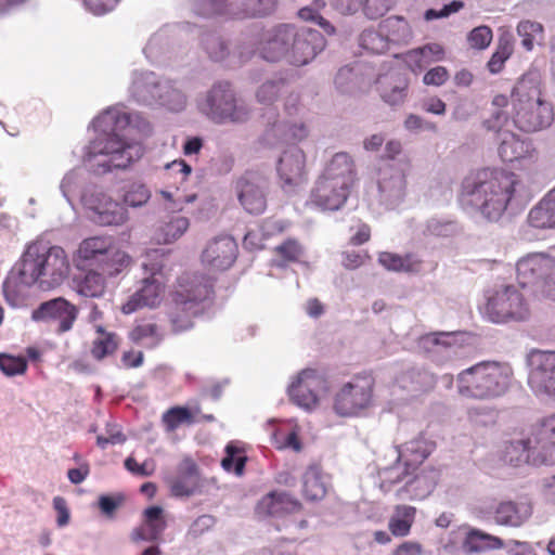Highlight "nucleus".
<instances>
[{"mask_svg":"<svg viewBox=\"0 0 555 555\" xmlns=\"http://www.w3.org/2000/svg\"><path fill=\"white\" fill-rule=\"evenodd\" d=\"M517 184L513 172L495 168H481L469 172L461 183L459 202L463 207L479 211L490 221L505 212Z\"/></svg>","mask_w":555,"mask_h":555,"instance_id":"f257e3e1","label":"nucleus"},{"mask_svg":"<svg viewBox=\"0 0 555 555\" xmlns=\"http://www.w3.org/2000/svg\"><path fill=\"white\" fill-rule=\"evenodd\" d=\"M324 44L320 31L282 23L262 30L257 51L268 62L286 60L292 65L302 66L312 61Z\"/></svg>","mask_w":555,"mask_h":555,"instance_id":"f03ea898","label":"nucleus"},{"mask_svg":"<svg viewBox=\"0 0 555 555\" xmlns=\"http://www.w3.org/2000/svg\"><path fill=\"white\" fill-rule=\"evenodd\" d=\"M512 121L519 131L533 133L548 128L555 117L553 103L546 99L538 79L524 75L508 98Z\"/></svg>","mask_w":555,"mask_h":555,"instance_id":"7ed1b4c3","label":"nucleus"},{"mask_svg":"<svg viewBox=\"0 0 555 555\" xmlns=\"http://www.w3.org/2000/svg\"><path fill=\"white\" fill-rule=\"evenodd\" d=\"M68 273L69 261L60 245H28L23 254L20 274L26 284L39 282L41 288H54Z\"/></svg>","mask_w":555,"mask_h":555,"instance_id":"20e7f679","label":"nucleus"},{"mask_svg":"<svg viewBox=\"0 0 555 555\" xmlns=\"http://www.w3.org/2000/svg\"><path fill=\"white\" fill-rule=\"evenodd\" d=\"M511 376V370L505 365L490 361L480 362L457 374V391L469 399H493L506 392Z\"/></svg>","mask_w":555,"mask_h":555,"instance_id":"39448f33","label":"nucleus"},{"mask_svg":"<svg viewBox=\"0 0 555 555\" xmlns=\"http://www.w3.org/2000/svg\"><path fill=\"white\" fill-rule=\"evenodd\" d=\"M167 256L168 254L159 248H153L145 254L142 262L144 276L140 281V287L122 304L124 314H131L142 308H157L163 302Z\"/></svg>","mask_w":555,"mask_h":555,"instance_id":"423d86ee","label":"nucleus"},{"mask_svg":"<svg viewBox=\"0 0 555 555\" xmlns=\"http://www.w3.org/2000/svg\"><path fill=\"white\" fill-rule=\"evenodd\" d=\"M501 460L508 465L519 467L525 464L534 466L555 463V449L552 444L542 446L534 435V425L506 440L501 449Z\"/></svg>","mask_w":555,"mask_h":555,"instance_id":"0eeeda50","label":"nucleus"},{"mask_svg":"<svg viewBox=\"0 0 555 555\" xmlns=\"http://www.w3.org/2000/svg\"><path fill=\"white\" fill-rule=\"evenodd\" d=\"M73 262L77 269H96L116 276L130 267L132 259L119 245H78Z\"/></svg>","mask_w":555,"mask_h":555,"instance_id":"6e6552de","label":"nucleus"},{"mask_svg":"<svg viewBox=\"0 0 555 555\" xmlns=\"http://www.w3.org/2000/svg\"><path fill=\"white\" fill-rule=\"evenodd\" d=\"M494 108L491 116L483 120L482 126L486 130L499 135L501 142L499 145V155L503 162L512 163L522 158L528 152V145L517 134L512 131H503L508 121V114L505 108L508 105V96L496 94L491 101Z\"/></svg>","mask_w":555,"mask_h":555,"instance_id":"1a4fd4ad","label":"nucleus"},{"mask_svg":"<svg viewBox=\"0 0 555 555\" xmlns=\"http://www.w3.org/2000/svg\"><path fill=\"white\" fill-rule=\"evenodd\" d=\"M486 298L482 312L491 322L521 321L528 317L524 297L514 286L489 291Z\"/></svg>","mask_w":555,"mask_h":555,"instance_id":"9d476101","label":"nucleus"},{"mask_svg":"<svg viewBox=\"0 0 555 555\" xmlns=\"http://www.w3.org/2000/svg\"><path fill=\"white\" fill-rule=\"evenodd\" d=\"M374 378L363 373L354 375L336 392L333 408L341 416L358 415L373 400Z\"/></svg>","mask_w":555,"mask_h":555,"instance_id":"9b49d317","label":"nucleus"},{"mask_svg":"<svg viewBox=\"0 0 555 555\" xmlns=\"http://www.w3.org/2000/svg\"><path fill=\"white\" fill-rule=\"evenodd\" d=\"M196 13L202 16L227 15L232 18L264 16L276 8L275 0H194Z\"/></svg>","mask_w":555,"mask_h":555,"instance_id":"f8f14e48","label":"nucleus"},{"mask_svg":"<svg viewBox=\"0 0 555 555\" xmlns=\"http://www.w3.org/2000/svg\"><path fill=\"white\" fill-rule=\"evenodd\" d=\"M328 390V383L324 374L315 369H304L288 386L291 401L311 411L319 405L320 397Z\"/></svg>","mask_w":555,"mask_h":555,"instance_id":"ddd939ff","label":"nucleus"},{"mask_svg":"<svg viewBox=\"0 0 555 555\" xmlns=\"http://www.w3.org/2000/svg\"><path fill=\"white\" fill-rule=\"evenodd\" d=\"M206 106L210 117L217 121L242 122L247 120L248 111L237 105L233 90L228 82H218L208 92Z\"/></svg>","mask_w":555,"mask_h":555,"instance_id":"4468645a","label":"nucleus"},{"mask_svg":"<svg viewBox=\"0 0 555 555\" xmlns=\"http://www.w3.org/2000/svg\"><path fill=\"white\" fill-rule=\"evenodd\" d=\"M214 293V283L210 278L197 272H184L178 279L170 293V300L180 307H201Z\"/></svg>","mask_w":555,"mask_h":555,"instance_id":"2eb2a0df","label":"nucleus"},{"mask_svg":"<svg viewBox=\"0 0 555 555\" xmlns=\"http://www.w3.org/2000/svg\"><path fill=\"white\" fill-rule=\"evenodd\" d=\"M267 179L257 170L245 171L235 181L237 199L250 215H261L267 208Z\"/></svg>","mask_w":555,"mask_h":555,"instance_id":"dca6fc26","label":"nucleus"},{"mask_svg":"<svg viewBox=\"0 0 555 555\" xmlns=\"http://www.w3.org/2000/svg\"><path fill=\"white\" fill-rule=\"evenodd\" d=\"M90 154L109 156V168H127L141 157L142 152L140 145L127 143L116 134H108L91 144Z\"/></svg>","mask_w":555,"mask_h":555,"instance_id":"f3484780","label":"nucleus"},{"mask_svg":"<svg viewBox=\"0 0 555 555\" xmlns=\"http://www.w3.org/2000/svg\"><path fill=\"white\" fill-rule=\"evenodd\" d=\"M77 317V307L63 297L44 301L33 312V319L36 321L56 322L59 333L72 330Z\"/></svg>","mask_w":555,"mask_h":555,"instance_id":"a211bd4d","label":"nucleus"},{"mask_svg":"<svg viewBox=\"0 0 555 555\" xmlns=\"http://www.w3.org/2000/svg\"><path fill=\"white\" fill-rule=\"evenodd\" d=\"M529 385L538 393L555 396V352L540 351L532 357Z\"/></svg>","mask_w":555,"mask_h":555,"instance_id":"6ab92c4d","label":"nucleus"},{"mask_svg":"<svg viewBox=\"0 0 555 555\" xmlns=\"http://www.w3.org/2000/svg\"><path fill=\"white\" fill-rule=\"evenodd\" d=\"M350 188L319 177L311 191L310 201L324 210H337L347 202Z\"/></svg>","mask_w":555,"mask_h":555,"instance_id":"aec40b11","label":"nucleus"},{"mask_svg":"<svg viewBox=\"0 0 555 555\" xmlns=\"http://www.w3.org/2000/svg\"><path fill=\"white\" fill-rule=\"evenodd\" d=\"M278 173L283 188H295L306 180V155L299 147H291L280 157Z\"/></svg>","mask_w":555,"mask_h":555,"instance_id":"412c9836","label":"nucleus"},{"mask_svg":"<svg viewBox=\"0 0 555 555\" xmlns=\"http://www.w3.org/2000/svg\"><path fill=\"white\" fill-rule=\"evenodd\" d=\"M170 493L177 498H189L201 488L199 472L192 459H184L177 468V475L168 481Z\"/></svg>","mask_w":555,"mask_h":555,"instance_id":"4be33fe9","label":"nucleus"},{"mask_svg":"<svg viewBox=\"0 0 555 555\" xmlns=\"http://www.w3.org/2000/svg\"><path fill=\"white\" fill-rule=\"evenodd\" d=\"M301 503L284 491H271L258 502L256 513L259 516L283 517L300 512Z\"/></svg>","mask_w":555,"mask_h":555,"instance_id":"5701e85b","label":"nucleus"},{"mask_svg":"<svg viewBox=\"0 0 555 555\" xmlns=\"http://www.w3.org/2000/svg\"><path fill=\"white\" fill-rule=\"evenodd\" d=\"M89 218L100 225H119L127 220V211L121 204L100 194L89 206Z\"/></svg>","mask_w":555,"mask_h":555,"instance_id":"b1692460","label":"nucleus"},{"mask_svg":"<svg viewBox=\"0 0 555 555\" xmlns=\"http://www.w3.org/2000/svg\"><path fill=\"white\" fill-rule=\"evenodd\" d=\"M166 527L167 521L163 507L150 506L143 512L142 524L132 530L131 540L133 542L156 541L160 538Z\"/></svg>","mask_w":555,"mask_h":555,"instance_id":"393cba45","label":"nucleus"},{"mask_svg":"<svg viewBox=\"0 0 555 555\" xmlns=\"http://www.w3.org/2000/svg\"><path fill=\"white\" fill-rule=\"evenodd\" d=\"M320 177L352 189L357 180L354 162L346 152L336 153Z\"/></svg>","mask_w":555,"mask_h":555,"instance_id":"a878e982","label":"nucleus"},{"mask_svg":"<svg viewBox=\"0 0 555 555\" xmlns=\"http://www.w3.org/2000/svg\"><path fill=\"white\" fill-rule=\"evenodd\" d=\"M444 57V47L437 42L426 43L403 54L404 63L415 75L421 74L431 63L440 62Z\"/></svg>","mask_w":555,"mask_h":555,"instance_id":"bb28decb","label":"nucleus"},{"mask_svg":"<svg viewBox=\"0 0 555 555\" xmlns=\"http://www.w3.org/2000/svg\"><path fill=\"white\" fill-rule=\"evenodd\" d=\"M435 449L436 443L434 441L420 435L404 443L401 448H398L397 456L415 473Z\"/></svg>","mask_w":555,"mask_h":555,"instance_id":"cd10ccee","label":"nucleus"},{"mask_svg":"<svg viewBox=\"0 0 555 555\" xmlns=\"http://www.w3.org/2000/svg\"><path fill=\"white\" fill-rule=\"evenodd\" d=\"M532 515L529 504H518L513 501H502L494 508V521L500 526L520 527Z\"/></svg>","mask_w":555,"mask_h":555,"instance_id":"c85d7f7f","label":"nucleus"},{"mask_svg":"<svg viewBox=\"0 0 555 555\" xmlns=\"http://www.w3.org/2000/svg\"><path fill=\"white\" fill-rule=\"evenodd\" d=\"M397 383L402 389L414 393H425L433 390L437 384L434 373L422 367H411L400 373Z\"/></svg>","mask_w":555,"mask_h":555,"instance_id":"c756f323","label":"nucleus"},{"mask_svg":"<svg viewBox=\"0 0 555 555\" xmlns=\"http://www.w3.org/2000/svg\"><path fill=\"white\" fill-rule=\"evenodd\" d=\"M379 28L391 46H406L413 39V30L409 22L401 16H389L379 23Z\"/></svg>","mask_w":555,"mask_h":555,"instance_id":"7c9ffc66","label":"nucleus"},{"mask_svg":"<svg viewBox=\"0 0 555 555\" xmlns=\"http://www.w3.org/2000/svg\"><path fill=\"white\" fill-rule=\"evenodd\" d=\"M236 245H208L202 253V262L215 271H224L236 259Z\"/></svg>","mask_w":555,"mask_h":555,"instance_id":"2f4dec72","label":"nucleus"},{"mask_svg":"<svg viewBox=\"0 0 555 555\" xmlns=\"http://www.w3.org/2000/svg\"><path fill=\"white\" fill-rule=\"evenodd\" d=\"M503 547L504 541L500 537L476 528H470L463 540V548L467 553H482L486 551L501 550Z\"/></svg>","mask_w":555,"mask_h":555,"instance_id":"473e14b6","label":"nucleus"},{"mask_svg":"<svg viewBox=\"0 0 555 555\" xmlns=\"http://www.w3.org/2000/svg\"><path fill=\"white\" fill-rule=\"evenodd\" d=\"M193 412L195 415H197V418H195L192 414V412L184 406H173L167 410L163 414V423L166 426L168 430H175L177 429L181 424H193L194 422H206L211 423L215 422L216 417L214 414H203L201 413V408L195 406L193 409Z\"/></svg>","mask_w":555,"mask_h":555,"instance_id":"72a5a7b5","label":"nucleus"},{"mask_svg":"<svg viewBox=\"0 0 555 555\" xmlns=\"http://www.w3.org/2000/svg\"><path fill=\"white\" fill-rule=\"evenodd\" d=\"M528 223L535 229L555 228V192L548 193L530 210Z\"/></svg>","mask_w":555,"mask_h":555,"instance_id":"f704fd0d","label":"nucleus"},{"mask_svg":"<svg viewBox=\"0 0 555 555\" xmlns=\"http://www.w3.org/2000/svg\"><path fill=\"white\" fill-rule=\"evenodd\" d=\"M327 492L325 475L319 466H309L302 476V493L307 500H322Z\"/></svg>","mask_w":555,"mask_h":555,"instance_id":"c9c22d12","label":"nucleus"},{"mask_svg":"<svg viewBox=\"0 0 555 555\" xmlns=\"http://www.w3.org/2000/svg\"><path fill=\"white\" fill-rule=\"evenodd\" d=\"M416 508L410 505H397L388 521V529L393 537L404 538L410 534L415 521Z\"/></svg>","mask_w":555,"mask_h":555,"instance_id":"e433bc0d","label":"nucleus"},{"mask_svg":"<svg viewBox=\"0 0 555 555\" xmlns=\"http://www.w3.org/2000/svg\"><path fill=\"white\" fill-rule=\"evenodd\" d=\"M129 339L134 344L143 345L145 348L153 349L163 340V334L159 326L151 321H140L129 333Z\"/></svg>","mask_w":555,"mask_h":555,"instance_id":"4c0bfd02","label":"nucleus"},{"mask_svg":"<svg viewBox=\"0 0 555 555\" xmlns=\"http://www.w3.org/2000/svg\"><path fill=\"white\" fill-rule=\"evenodd\" d=\"M198 306L180 307L177 302L170 300L169 321L173 333L179 334L193 327V319L201 313Z\"/></svg>","mask_w":555,"mask_h":555,"instance_id":"58836bf2","label":"nucleus"},{"mask_svg":"<svg viewBox=\"0 0 555 555\" xmlns=\"http://www.w3.org/2000/svg\"><path fill=\"white\" fill-rule=\"evenodd\" d=\"M96 337L92 341L91 356L101 361L115 353L118 348V336L113 332H106L101 325L95 326Z\"/></svg>","mask_w":555,"mask_h":555,"instance_id":"ea45409f","label":"nucleus"},{"mask_svg":"<svg viewBox=\"0 0 555 555\" xmlns=\"http://www.w3.org/2000/svg\"><path fill=\"white\" fill-rule=\"evenodd\" d=\"M413 474L414 473L403 461L397 457L391 466H385L378 469L379 487L384 492H388L393 485L402 482L406 477Z\"/></svg>","mask_w":555,"mask_h":555,"instance_id":"a19ab883","label":"nucleus"},{"mask_svg":"<svg viewBox=\"0 0 555 555\" xmlns=\"http://www.w3.org/2000/svg\"><path fill=\"white\" fill-rule=\"evenodd\" d=\"M379 263L387 270L413 272L420 269V261L412 255L400 256L392 253H380Z\"/></svg>","mask_w":555,"mask_h":555,"instance_id":"79ce46f5","label":"nucleus"},{"mask_svg":"<svg viewBox=\"0 0 555 555\" xmlns=\"http://www.w3.org/2000/svg\"><path fill=\"white\" fill-rule=\"evenodd\" d=\"M88 273L78 282L77 291L85 297H100L105 291V280L96 269H85Z\"/></svg>","mask_w":555,"mask_h":555,"instance_id":"37998d69","label":"nucleus"},{"mask_svg":"<svg viewBox=\"0 0 555 555\" xmlns=\"http://www.w3.org/2000/svg\"><path fill=\"white\" fill-rule=\"evenodd\" d=\"M462 232L461 227L453 221H441L439 219H430L427 221L425 230L423 233L427 237H438V238H453L456 240L460 237Z\"/></svg>","mask_w":555,"mask_h":555,"instance_id":"c03bdc74","label":"nucleus"},{"mask_svg":"<svg viewBox=\"0 0 555 555\" xmlns=\"http://www.w3.org/2000/svg\"><path fill=\"white\" fill-rule=\"evenodd\" d=\"M359 44L362 49L373 54H382L390 49L388 41L379 27L378 29L363 30L359 38Z\"/></svg>","mask_w":555,"mask_h":555,"instance_id":"a18cd8bd","label":"nucleus"},{"mask_svg":"<svg viewBox=\"0 0 555 555\" xmlns=\"http://www.w3.org/2000/svg\"><path fill=\"white\" fill-rule=\"evenodd\" d=\"M516 30L521 38V46L526 51H531L534 47V41L542 39L544 33L542 24L530 20L520 21Z\"/></svg>","mask_w":555,"mask_h":555,"instance_id":"49530a36","label":"nucleus"},{"mask_svg":"<svg viewBox=\"0 0 555 555\" xmlns=\"http://www.w3.org/2000/svg\"><path fill=\"white\" fill-rule=\"evenodd\" d=\"M434 489V482H427L426 478L421 475H416L405 482V485L399 489L396 493L398 499H403V493H409L410 500L423 499L428 495Z\"/></svg>","mask_w":555,"mask_h":555,"instance_id":"de8ad7c7","label":"nucleus"},{"mask_svg":"<svg viewBox=\"0 0 555 555\" xmlns=\"http://www.w3.org/2000/svg\"><path fill=\"white\" fill-rule=\"evenodd\" d=\"M548 263V259L541 254L532 255L517 262V274L519 279L528 276L540 278L543 274V268Z\"/></svg>","mask_w":555,"mask_h":555,"instance_id":"09e8293b","label":"nucleus"},{"mask_svg":"<svg viewBox=\"0 0 555 555\" xmlns=\"http://www.w3.org/2000/svg\"><path fill=\"white\" fill-rule=\"evenodd\" d=\"M246 461L247 456L244 451L233 443H229L225 447V456L221 461V466L224 470L234 472L241 476L244 473Z\"/></svg>","mask_w":555,"mask_h":555,"instance_id":"8fccbe9b","label":"nucleus"},{"mask_svg":"<svg viewBox=\"0 0 555 555\" xmlns=\"http://www.w3.org/2000/svg\"><path fill=\"white\" fill-rule=\"evenodd\" d=\"M514 47L509 40H500L499 47L496 51L491 55L487 67L491 74H499L503 67L505 62L513 54Z\"/></svg>","mask_w":555,"mask_h":555,"instance_id":"3c124183","label":"nucleus"},{"mask_svg":"<svg viewBox=\"0 0 555 555\" xmlns=\"http://www.w3.org/2000/svg\"><path fill=\"white\" fill-rule=\"evenodd\" d=\"M0 370L7 376L24 374L27 370V361L23 357L0 353Z\"/></svg>","mask_w":555,"mask_h":555,"instance_id":"603ef678","label":"nucleus"},{"mask_svg":"<svg viewBox=\"0 0 555 555\" xmlns=\"http://www.w3.org/2000/svg\"><path fill=\"white\" fill-rule=\"evenodd\" d=\"M285 88L286 85L283 79L279 81H267L259 88L257 99L263 104H271L278 99Z\"/></svg>","mask_w":555,"mask_h":555,"instance_id":"864d4df0","label":"nucleus"},{"mask_svg":"<svg viewBox=\"0 0 555 555\" xmlns=\"http://www.w3.org/2000/svg\"><path fill=\"white\" fill-rule=\"evenodd\" d=\"M285 124L274 122L268 127L259 139V144L263 147H274L285 141L284 135Z\"/></svg>","mask_w":555,"mask_h":555,"instance_id":"5fc2aeb1","label":"nucleus"},{"mask_svg":"<svg viewBox=\"0 0 555 555\" xmlns=\"http://www.w3.org/2000/svg\"><path fill=\"white\" fill-rule=\"evenodd\" d=\"M492 30L488 26L475 27L467 37L468 43L474 49H486L492 41Z\"/></svg>","mask_w":555,"mask_h":555,"instance_id":"6e6d98bb","label":"nucleus"},{"mask_svg":"<svg viewBox=\"0 0 555 555\" xmlns=\"http://www.w3.org/2000/svg\"><path fill=\"white\" fill-rule=\"evenodd\" d=\"M382 83V98L386 103L390 105H399L404 102V99L406 96V83H402L400 86H391L390 83L385 82Z\"/></svg>","mask_w":555,"mask_h":555,"instance_id":"4d7b16f0","label":"nucleus"},{"mask_svg":"<svg viewBox=\"0 0 555 555\" xmlns=\"http://www.w3.org/2000/svg\"><path fill=\"white\" fill-rule=\"evenodd\" d=\"M203 43L209 57L215 61H221L228 54V48L225 43L218 36L209 35L204 38Z\"/></svg>","mask_w":555,"mask_h":555,"instance_id":"13d9d810","label":"nucleus"},{"mask_svg":"<svg viewBox=\"0 0 555 555\" xmlns=\"http://www.w3.org/2000/svg\"><path fill=\"white\" fill-rule=\"evenodd\" d=\"M395 0H365L363 11L369 18L375 20L385 15Z\"/></svg>","mask_w":555,"mask_h":555,"instance_id":"bf43d9fd","label":"nucleus"},{"mask_svg":"<svg viewBox=\"0 0 555 555\" xmlns=\"http://www.w3.org/2000/svg\"><path fill=\"white\" fill-rule=\"evenodd\" d=\"M150 198V191L144 185H132L124 195V202L128 206L139 207Z\"/></svg>","mask_w":555,"mask_h":555,"instance_id":"052dcab7","label":"nucleus"},{"mask_svg":"<svg viewBox=\"0 0 555 555\" xmlns=\"http://www.w3.org/2000/svg\"><path fill=\"white\" fill-rule=\"evenodd\" d=\"M189 228V220L185 217L172 218L164 229L166 241L178 240Z\"/></svg>","mask_w":555,"mask_h":555,"instance_id":"680f3d73","label":"nucleus"},{"mask_svg":"<svg viewBox=\"0 0 555 555\" xmlns=\"http://www.w3.org/2000/svg\"><path fill=\"white\" fill-rule=\"evenodd\" d=\"M298 16L304 21H310L319 24L328 35L335 33L334 26H332L330 22L323 18L312 5L301 8L298 11Z\"/></svg>","mask_w":555,"mask_h":555,"instance_id":"e2e57ef3","label":"nucleus"},{"mask_svg":"<svg viewBox=\"0 0 555 555\" xmlns=\"http://www.w3.org/2000/svg\"><path fill=\"white\" fill-rule=\"evenodd\" d=\"M449 70L444 66H436L427 70L423 77L426 86H442L449 79Z\"/></svg>","mask_w":555,"mask_h":555,"instance_id":"0e129e2a","label":"nucleus"},{"mask_svg":"<svg viewBox=\"0 0 555 555\" xmlns=\"http://www.w3.org/2000/svg\"><path fill=\"white\" fill-rule=\"evenodd\" d=\"M464 7V3L462 1H452L449 4H446L441 10H435V9H428L425 14L424 18L426 21H433L437 18L448 17L452 13L459 12Z\"/></svg>","mask_w":555,"mask_h":555,"instance_id":"69168bd1","label":"nucleus"},{"mask_svg":"<svg viewBox=\"0 0 555 555\" xmlns=\"http://www.w3.org/2000/svg\"><path fill=\"white\" fill-rule=\"evenodd\" d=\"M125 467L130 473L138 475V476H151L155 469L153 461H144L142 464H139L131 456L126 459Z\"/></svg>","mask_w":555,"mask_h":555,"instance_id":"338daca9","label":"nucleus"},{"mask_svg":"<svg viewBox=\"0 0 555 555\" xmlns=\"http://www.w3.org/2000/svg\"><path fill=\"white\" fill-rule=\"evenodd\" d=\"M284 224L275 219L269 218L262 221L260 225L261 240L274 238L276 234L284 231Z\"/></svg>","mask_w":555,"mask_h":555,"instance_id":"774afa93","label":"nucleus"}]
</instances>
